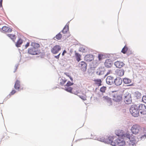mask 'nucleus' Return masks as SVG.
<instances>
[{"instance_id":"obj_7","label":"nucleus","mask_w":146,"mask_h":146,"mask_svg":"<svg viewBox=\"0 0 146 146\" xmlns=\"http://www.w3.org/2000/svg\"><path fill=\"white\" fill-rule=\"evenodd\" d=\"M28 52L33 55H38L40 53V52L38 50L37 48L32 47L28 49Z\"/></svg>"},{"instance_id":"obj_49","label":"nucleus","mask_w":146,"mask_h":146,"mask_svg":"<svg viewBox=\"0 0 146 146\" xmlns=\"http://www.w3.org/2000/svg\"><path fill=\"white\" fill-rule=\"evenodd\" d=\"M133 84H130L129 85V86H133Z\"/></svg>"},{"instance_id":"obj_22","label":"nucleus","mask_w":146,"mask_h":146,"mask_svg":"<svg viewBox=\"0 0 146 146\" xmlns=\"http://www.w3.org/2000/svg\"><path fill=\"white\" fill-rule=\"evenodd\" d=\"M20 87V82L19 80H17L15 82L14 88L16 90L19 89Z\"/></svg>"},{"instance_id":"obj_26","label":"nucleus","mask_w":146,"mask_h":146,"mask_svg":"<svg viewBox=\"0 0 146 146\" xmlns=\"http://www.w3.org/2000/svg\"><path fill=\"white\" fill-rule=\"evenodd\" d=\"M123 83L125 84H128L130 83L131 82V80L127 78H125L123 79Z\"/></svg>"},{"instance_id":"obj_51","label":"nucleus","mask_w":146,"mask_h":146,"mask_svg":"<svg viewBox=\"0 0 146 146\" xmlns=\"http://www.w3.org/2000/svg\"><path fill=\"white\" fill-rule=\"evenodd\" d=\"M139 95H141V94L140 93H139Z\"/></svg>"},{"instance_id":"obj_38","label":"nucleus","mask_w":146,"mask_h":146,"mask_svg":"<svg viewBox=\"0 0 146 146\" xmlns=\"http://www.w3.org/2000/svg\"><path fill=\"white\" fill-rule=\"evenodd\" d=\"M142 101L145 103H146V96H144L142 98Z\"/></svg>"},{"instance_id":"obj_37","label":"nucleus","mask_w":146,"mask_h":146,"mask_svg":"<svg viewBox=\"0 0 146 146\" xmlns=\"http://www.w3.org/2000/svg\"><path fill=\"white\" fill-rule=\"evenodd\" d=\"M16 92V91L15 90H13L10 93V94L8 96L7 98H9L11 95H13Z\"/></svg>"},{"instance_id":"obj_52","label":"nucleus","mask_w":146,"mask_h":146,"mask_svg":"<svg viewBox=\"0 0 146 146\" xmlns=\"http://www.w3.org/2000/svg\"><path fill=\"white\" fill-rule=\"evenodd\" d=\"M0 2H3V0H0Z\"/></svg>"},{"instance_id":"obj_8","label":"nucleus","mask_w":146,"mask_h":146,"mask_svg":"<svg viewBox=\"0 0 146 146\" xmlns=\"http://www.w3.org/2000/svg\"><path fill=\"white\" fill-rule=\"evenodd\" d=\"M138 108L139 111L141 114L143 115L146 114V106L144 104H141L138 106Z\"/></svg>"},{"instance_id":"obj_18","label":"nucleus","mask_w":146,"mask_h":146,"mask_svg":"<svg viewBox=\"0 0 146 146\" xmlns=\"http://www.w3.org/2000/svg\"><path fill=\"white\" fill-rule=\"evenodd\" d=\"M123 132V131L122 130H116L115 131V134L118 137H123L124 135Z\"/></svg>"},{"instance_id":"obj_4","label":"nucleus","mask_w":146,"mask_h":146,"mask_svg":"<svg viewBox=\"0 0 146 146\" xmlns=\"http://www.w3.org/2000/svg\"><path fill=\"white\" fill-rule=\"evenodd\" d=\"M123 98L124 102L126 104H129L131 103V95L129 92H126L124 94Z\"/></svg>"},{"instance_id":"obj_23","label":"nucleus","mask_w":146,"mask_h":146,"mask_svg":"<svg viewBox=\"0 0 146 146\" xmlns=\"http://www.w3.org/2000/svg\"><path fill=\"white\" fill-rule=\"evenodd\" d=\"M69 23V22H68L66 25L64 27V28H63V30H62L61 31H62V32L64 34H65L66 33L67 31L69 29V26L68 25H67L68 23Z\"/></svg>"},{"instance_id":"obj_30","label":"nucleus","mask_w":146,"mask_h":146,"mask_svg":"<svg viewBox=\"0 0 146 146\" xmlns=\"http://www.w3.org/2000/svg\"><path fill=\"white\" fill-rule=\"evenodd\" d=\"M7 35L11 39H12L13 41H15V35H13L10 34H8Z\"/></svg>"},{"instance_id":"obj_25","label":"nucleus","mask_w":146,"mask_h":146,"mask_svg":"<svg viewBox=\"0 0 146 146\" xmlns=\"http://www.w3.org/2000/svg\"><path fill=\"white\" fill-rule=\"evenodd\" d=\"M60 82L59 84L61 86H63L64 84L67 81V80L64 78H63L60 80Z\"/></svg>"},{"instance_id":"obj_41","label":"nucleus","mask_w":146,"mask_h":146,"mask_svg":"<svg viewBox=\"0 0 146 146\" xmlns=\"http://www.w3.org/2000/svg\"><path fill=\"white\" fill-rule=\"evenodd\" d=\"M29 42H27V44L24 46V49H26L29 46Z\"/></svg>"},{"instance_id":"obj_21","label":"nucleus","mask_w":146,"mask_h":146,"mask_svg":"<svg viewBox=\"0 0 146 146\" xmlns=\"http://www.w3.org/2000/svg\"><path fill=\"white\" fill-rule=\"evenodd\" d=\"M98 64L96 61H94L90 64V68L92 70H94L98 66Z\"/></svg>"},{"instance_id":"obj_43","label":"nucleus","mask_w":146,"mask_h":146,"mask_svg":"<svg viewBox=\"0 0 146 146\" xmlns=\"http://www.w3.org/2000/svg\"><path fill=\"white\" fill-rule=\"evenodd\" d=\"M79 51H81L82 52H85V49L81 47L79 49Z\"/></svg>"},{"instance_id":"obj_19","label":"nucleus","mask_w":146,"mask_h":146,"mask_svg":"<svg viewBox=\"0 0 146 146\" xmlns=\"http://www.w3.org/2000/svg\"><path fill=\"white\" fill-rule=\"evenodd\" d=\"M72 88L71 87H68L67 88L65 87L64 89L67 92H68L74 94L75 95H77V94H78L77 92H74L73 91H72Z\"/></svg>"},{"instance_id":"obj_6","label":"nucleus","mask_w":146,"mask_h":146,"mask_svg":"<svg viewBox=\"0 0 146 146\" xmlns=\"http://www.w3.org/2000/svg\"><path fill=\"white\" fill-rule=\"evenodd\" d=\"M114 138H113V137H111L110 136L109 137H108L107 139H106L104 138L103 137L102 138H98V140L100 141L110 144V143H112V140Z\"/></svg>"},{"instance_id":"obj_42","label":"nucleus","mask_w":146,"mask_h":146,"mask_svg":"<svg viewBox=\"0 0 146 146\" xmlns=\"http://www.w3.org/2000/svg\"><path fill=\"white\" fill-rule=\"evenodd\" d=\"M80 98L84 100H86V98L83 96H79Z\"/></svg>"},{"instance_id":"obj_10","label":"nucleus","mask_w":146,"mask_h":146,"mask_svg":"<svg viewBox=\"0 0 146 146\" xmlns=\"http://www.w3.org/2000/svg\"><path fill=\"white\" fill-rule=\"evenodd\" d=\"M79 67L81 68V70L83 72H85L87 69V64L83 61L80 62L78 64Z\"/></svg>"},{"instance_id":"obj_15","label":"nucleus","mask_w":146,"mask_h":146,"mask_svg":"<svg viewBox=\"0 0 146 146\" xmlns=\"http://www.w3.org/2000/svg\"><path fill=\"white\" fill-rule=\"evenodd\" d=\"M84 58L85 61L89 62L93 60L94 59V57L92 55L89 54L86 55L84 57Z\"/></svg>"},{"instance_id":"obj_50","label":"nucleus","mask_w":146,"mask_h":146,"mask_svg":"<svg viewBox=\"0 0 146 146\" xmlns=\"http://www.w3.org/2000/svg\"><path fill=\"white\" fill-rule=\"evenodd\" d=\"M65 74H66L67 76H68L69 75H67V74H66V73H65Z\"/></svg>"},{"instance_id":"obj_2","label":"nucleus","mask_w":146,"mask_h":146,"mask_svg":"<svg viewBox=\"0 0 146 146\" xmlns=\"http://www.w3.org/2000/svg\"><path fill=\"white\" fill-rule=\"evenodd\" d=\"M129 110L133 116L137 117L139 115V112L137 105H133L131 106Z\"/></svg>"},{"instance_id":"obj_24","label":"nucleus","mask_w":146,"mask_h":146,"mask_svg":"<svg viewBox=\"0 0 146 146\" xmlns=\"http://www.w3.org/2000/svg\"><path fill=\"white\" fill-rule=\"evenodd\" d=\"M95 82V84H96L98 86H101L102 85V81L100 79H97L95 80H94Z\"/></svg>"},{"instance_id":"obj_27","label":"nucleus","mask_w":146,"mask_h":146,"mask_svg":"<svg viewBox=\"0 0 146 146\" xmlns=\"http://www.w3.org/2000/svg\"><path fill=\"white\" fill-rule=\"evenodd\" d=\"M130 141L129 143V146H135V141L134 139L132 140H129Z\"/></svg>"},{"instance_id":"obj_53","label":"nucleus","mask_w":146,"mask_h":146,"mask_svg":"<svg viewBox=\"0 0 146 146\" xmlns=\"http://www.w3.org/2000/svg\"><path fill=\"white\" fill-rule=\"evenodd\" d=\"M71 146H72V145Z\"/></svg>"},{"instance_id":"obj_36","label":"nucleus","mask_w":146,"mask_h":146,"mask_svg":"<svg viewBox=\"0 0 146 146\" xmlns=\"http://www.w3.org/2000/svg\"><path fill=\"white\" fill-rule=\"evenodd\" d=\"M73 84V83H72L70 81H69L65 85V86H67V87H69L70 86L72 85Z\"/></svg>"},{"instance_id":"obj_40","label":"nucleus","mask_w":146,"mask_h":146,"mask_svg":"<svg viewBox=\"0 0 146 146\" xmlns=\"http://www.w3.org/2000/svg\"><path fill=\"white\" fill-rule=\"evenodd\" d=\"M146 138V133L144 134V135L142 136L141 137V139L143 140L144 139H145V138Z\"/></svg>"},{"instance_id":"obj_16","label":"nucleus","mask_w":146,"mask_h":146,"mask_svg":"<svg viewBox=\"0 0 146 146\" xmlns=\"http://www.w3.org/2000/svg\"><path fill=\"white\" fill-rule=\"evenodd\" d=\"M2 31L4 33H9L11 32L12 30L10 28L7 27L6 26H3L1 28Z\"/></svg>"},{"instance_id":"obj_9","label":"nucleus","mask_w":146,"mask_h":146,"mask_svg":"<svg viewBox=\"0 0 146 146\" xmlns=\"http://www.w3.org/2000/svg\"><path fill=\"white\" fill-rule=\"evenodd\" d=\"M115 78V77L110 76H108L106 80L107 84L109 85L114 84Z\"/></svg>"},{"instance_id":"obj_13","label":"nucleus","mask_w":146,"mask_h":146,"mask_svg":"<svg viewBox=\"0 0 146 146\" xmlns=\"http://www.w3.org/2000/svg\"><path fill=\"white\" fill-rule=\"evenodd\" d=\"M113 64V62L110 59H108L106 60L104 63V65L107 68H110L112 66Z\"/></svg>"},{"instance_id":"obj_12","label":"nucleus","mask_w":146,"mask_h":146,"mask_svg":"<svg viewBox=\"0 0 146 146\" xmlns=\"http://www.w3.org/2000/svg\"><path fill=\"white\" fill-rule=\"evenodd\" d=\"M105 69L104 67H101L98 68L97 70L96 74L98 75H102L104 74Z\"/></svg>"},{"instance_id":"obj_32","label":"nucleus","mask_w":146,"mask_h":146,"mask_svg":"<svg viewBox=\"0 0 146 146\" xmlns=\"http://www.w3.org/2000/svg\"><path fill=\"white\" fill-rule=\"evenodd\" d=\"M128 50V48L126 46H125L122 48L121 52L123 54H125L126 53Z\"/></svg>"},{"instance_id":"obj_34","label":"nucleus","mask_w":146,"mask_h":146,"mask_svg":"<svg viewBox=\"0 0 146 146\" xmlns=\"http://www.w3.org/2000/svg\"><path fill=\"white\" fill-rule=\"evenodd\" d=\"M106 89V86H103L101 87L100 89V91L102 93H104Z\"/></svg>"},{"instance_id":"obj_33","label":"nucleus","mask_w":146,"mask_h":146,"mask_svg":"<svg viewBox=\"0 0 146 146\" xmlns=\"http://www.w3.org/2000/svg\"><path fill=\"white\" fill-rule=\"evenodd\" d=\"M118 74L120 76H122L124 75V71L123 69L119 70L117 72Z\"/></svg>"},{"instance_id":"obj_17","label":"nucleus","mask_w":146,"mask_h":146,"mask_svg":"<svg viewBox=\"0 0 146 146\" xmlns=\"http://www.w3.org/2000/svg\"><path fill=\"white\" fill-rule=\"evenodd\" d=\"M114 65L117 68H120L124 65V64L122 62L117 61L115 62Z\"/></svg>"},{"instance_id":"obj_11","label":"nucleus","mask_w":146,"mask_h":146,"mask_svg":"<svg viewBox=\"0 0 146 146\" xmlns=\"http://www.w3.org/2000/svg\"><path fill=\"white\" fill-rule=\"evenodd\" d=\"M61 49V48L60 46L56 45L51 49V52L53 54H55L57 53Z\"/></svg>"},{"instance_id":"obj_20","label":"nucleus","mask_w":146,"mask_h":146,"mask_svg":"<svg viewBox=\"0 0 146 146\" xmlns=\"http://www.w3.org/2000/svg\"><path fill=\"white\" fill-rule=\"evenodd\" d=\"M104 100H105L108 103L109 106L112 105V103L111 98L108 96H104L103 97Z\"/></svg>"},{"instance_id":"obj_5","label":"nucleus","mask_w":146,"mask_h":146,"mask_svg":"<svg viewBox=\"0 0 146 146\" xmlns=\"http://www.w3.org/2000/svg\"><path fill=\"white\" fill-rule=\"evenodd\" d=\"M141 129L140 126L138 124H135L132 127L131 131L133 134L136 135L139 133Z\"/></svg>"},{"instance_id":"obj_28","label":"nucleus","mask_w":146,"mask_h":146,"mask_svg":"<svg viewBox=\"0 0 146 146\" xmlns=\"http://www.w3.org/2000/svg\"><path fill=\"white\" fill-rule=\"evenodd\" d=\"M31 45L32 47H34L35 48H37L40 47V45L39 44L36 43L35 42H32L31 44Z\"/></svg>"},{"instance_id":"obj_48","label":"nucleus","mask_w":146,"mask_h":146,"mask_svg":"<svg viewBox=\"0 0 146 146\" xmlns=\"http://www.w3.org/2000/svg\"><path fill=\"white\" fill-rule=\"evenodd\" d=\"M68 77L70 78L71 81L72 82H73V79L71 77V76L70 75H68Z\"/></svg>"},{"instance_id":"obj_35","label":"nucleus","mask_w":146,"mask_h":146,"mask_svg":"<svg viewBox=\"0 0 146 146\" xmlns=\"http://www.w3.org/2000/svg\"><path fill=\"white\" fill-rule=\"evenodd\" d=\"M75 55L76 60L79 62L80 60V55L78 53H76Z\"/></svg>"},{"instance_id":"obj_44","label":"nucleus","mask_w":146,"mask_h":146,"mask_svg":"<svg viewBox=\"0 0 146 146\" xmlns=\"http://www.w3.org/2000/svg\"><path fill=\"white\" fill-rule=\"evenodd\" d=\"M103 56V55H102L101 54H99L98 55V59H99V60H102V57Z\"/></svg>"},{"instance_id":"obj_14","label":"nucleus","mask_w":146,"mask_h":146,"mask_svg":"<svg viewBox=\"0 0 146 146\" xmlns=\"http://www.w3.org/2000/svg\"><path fill=\"white\" fill-rule=\"evenodd\" d=\"M114 80V84L116 86L120 85L121 84L123 81L122 79L119 77H117L115 78Z\"/></svg>"},{"instance_id":"obj_3","label":"nucleus","mask_w":146,"mask_h":146,"mask_svg":"<svg viewBox=\"0 0 146 146\" xmlns=\"http://www.w3.org/2000/svg\"><path fill=\"white\" fill-rule=\"evenodd\" d=\"M111 95L113 100L115 102H119L122 99V95L117 93V91H112Z\"/></svg>"},{"instance_id":"obj_31","label":"nucleus","mask_w":146,"mask_h":146,"mask_svg":"<svg viewBox=\"0 0 146 146\" xmlns=\"http://www.w3.org/2000/svg\"><path fill=\"white\" fill-rule=\"evenodd\" d=\"M62 37V35L60 34V33H59L56 35V36L54 37V38H56V39L58 40H60L61 38Z\"/></svg>"},{"instance_id":"obj_45","label":"nucleus","mask_w":146,"mask_h":146,"mask_svg":"<svg viewBox=\"0 0 146 146\" xmlns=\"http://www.w3.org/2000/svg\"><path fill=\"white\" fill-rule=\"evenodd\" d=\"M60 54H61V53H59V54L58 55H57V56H54L55 58L57 59H59V57H60Z\"/></svg>"},{"instance_id":"obj_29","label":"nucleus","mask_w":146,"mask_h":146,"mask_svg":"<svg viewBox=\"0 0 146 146\" xmlns=\"http://www.w3.org/2000/svg\"><path fill=\"white\" fill-rule=\"evenodd\" d=\"M23 43V41L22 39H21L20 38L17 41L16 44V46L18 47L20 46Z\"/></svg>"},{"instance_id":"obj_39","label":"nucleus","mask_w":146,"mask_h":146,"mask_svg":"<svg viewBox=\"0 0 146 146\" xmlns=\"http://www.w3.org/2000/svg\"><path fill=\"white\" fill-rule=\"evenodd\" d=\"M123 137H126L127 138H128L130 139V136L129 134H124V135H123Z\"/></svg>"},{"instance_id":"obj_47","label":"nucleus","mask_w":146,"mask_h":146,"mask_svg":"<svg viewBox=\"0 0 146 146\" xmlns=\"http://www.w3.org/2000/svg\"><path fill=\"white\" fill-rule=\"evenodd\" d=\"M66 53V51L65 50H64L62 53V56H63L64 55L65 53Z\"/></svg>"},{"instance_id":"obj_1","label":"nucleus","mask_w":146,"mask_h":146,"mask_svg":"<svg viewBox=\"0 0 146 146\" xmlns=\"http://www.w3.org/2000/svg\"><path fill=\"white\" fill-rule=\"evenodd\" d=\"M113 139L112 140V143H110L111 145L113 146H122L124 145L125 144V142L123 140V139L121 137H119L115 140V141L113 142V140L115 138V137L113 136Z\"/></svg>"},{"instance_id":"obj_46","label":"nucleus","mask_w":146,"mask_h":146,"mask_svg":"<svg viewBox=\"0 0 146 146\" xmlns=\"http://www.w3.org/2000/svg\"><path fill=\"white\" fill-rule=\"evenodd\" d=\"M18 65H19V64H16L15 65V71H14V72H16V70L17 68V67H18Z\"/></svg>"}]
</instances>
